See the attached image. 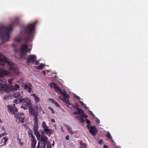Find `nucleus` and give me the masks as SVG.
Segmentation results:
<instances>
[{
    "instance_id": "5",
    "label": "nucleus",
    "mask_w": 148,
    "mask_h": 148,
    "mask_svg": "<svg viewBox=\"0 0 148 148\" xmlns=\"http://www.w3.org/2000/svg\"><path fill=\"white\" fill-rule=\"evenodd\" d=\"M8 109L11 112L12 114H14V117L16 119H18L19 121L22 123L24 122V114L22 113L18 114L16 113L18 111L17 108L15 106V105H8Z\"/></svg>"
},
{
    "instance_id": "47",
    "label": "nucleus",
    "mask_w": 148,
    "mask_h": 148,
    "mask_svg": "<svg viewBox=\"0 0 148 148\" xmlns=\"http://www.w3.org/2000/svg\"><path fill=\"white\" fill-rule=\"evenodd\" d=\"M96 122L97 123H100V121L98 119L97 121Z\"/></svg>"
},
{
    "instance_id": "34",
    "label": "nucleus",
    "mask_w": 148,
    "mask_h": 148,
    "mask_svg": "<svg viewBox=\"0 0 148 148\" xmlns=\"http://www.w3.org/2000/svg\"><path fill=\"white\" fill-rule=\"evenodd\" d=\"M79 120L81 123H84L85 121V120L84 119L83 117V118H81V119H80Z\"/></svg>"
},
{
    "instance_id": "38",
    "label": "nucleus",
    "mask_w": 148,
    "mask_h": 148,
    "mask_svg": "<svg viewBox=\"0 0 148 148\" xmlns=\"http://www.w3.org/2000/svg\"><path fill=\"white\" fill-rule=\"evenodd\" d=\"M35 64L36 65H38L39 64V62L38 61H36L35 60Z\"/></svg>"
},
{
    "instance_id": "40",
    "label": "nucleus",
    "mask_w": 148,
    "mask_h": 148,
    "mask_svg": "<svg viewBox=\"0 0 148 148\" xmlns=\"http://www.w3.org/2000/svg\"><path fill=\"white\" fill-rule=\"evenodd\" d=\"M69 135H67L66 137V139L67 140H69Z\"/></svg>"
},
{
    "instance_id": "35",
    "label": "nucleus",
    "mask_w": 148,
    "mask_h": 148,
    "mask_svg": "<svg viewBox=\"0 0 148 148\" xmlns=\"http://www.w3.org/2000/svg\"><path fill=\"white\" fill-rule=\"evenodd\" d=\"M6 134V133H3L2 134H1L0 135V138H1L2 137L4 136Z\"/></svg>"
},
{
    "instance_id": "51",
    "label": "nucleus",
    "mask_w": 148,
    "mask_h": 148,
    "mask_svg": "<svg viewBox=\"0 0 148 148\" xmlns=\"http://www.w3.org/2000/svg\"><path fill=\"white\" fill-rule=\"evenodd\" d=\"M43 113L44 114L45 113L44 112V111H43Z\"/></svg>"
},
{
    "instance_id": "13",
    "label": "nucleus",
    "mask_w": 148,
    "mask_h": 148,
    "mask_svg": "<svg viewBox=\"0 0 148 148\" xmlns=\"http://www.w3.org/2000/svg\"><path fill=\"white\" fill-rule=\"evenodd\" d=\"M87 127L89 130L90 132L92 135H95L97 131L96 127L95 126H91L90 127L89 125H87Z\"/></svg>"
},
{
    "instance_id": "37",
    "label": "nucleus",
    "mask_w": 148,
    "mask_h": 148,
    "mask_svg": "<svg viewBox=\"0 0 148 148\" xmlns=\"http://www.w3.org/2000/svg\"><path fill=\"white\" fill-rule=\"evenodd\" d=\"M83 116V117L84 118H87L88 117V116L87 115H86H86H84L83 114H83H82Z\"/></svg>"
},
{
    "instance_id": "32",
    "label": "nucleus",
    "mask_w": 148,
    "mask_h": 148,
    "mask_svg": "<svg viewBox=\"0 0 148 148\" xmlns=\"http://www.w3.org/2000/svg\"><path fill=\"white\" fill-rule=\"evenodd\" d=\"M83 117V116L82 115H80L79 116H77V118L79 119V120L81 119Z\"/></svg>"
},
{
    "instance_id": "2",
    "label": "nucleus",
    "mask_w": 148,
    "mask_h": 148,
    "mask_svg": "<svg viewBox=\"0 0 148 148\" xmlns=\"http://www.w3.org/2000/svg\"><path fill=\"white\" fill-rule=\"evenodd\" d=\"M18 19L16 18L9 26H2L0 27V36H1V42L0 45L9 40L10 38V32L12 30V26L14 25H18Z\"/></svg>"
},
{
    "instance_id": "10",
    "label": "nucleus",
    "mask_w": 148,
    "mask_h": 148,
    "mask_svg": "<svg viewBox=\"0 0 148 148\" xmlns=\"http://www.w3.org/2000/svg\"><path fill=\"white\" fill-rule=\"evenodd\" d=\"M22 93L20 92H16L14 93V97L16 98L14 101V102L17 104L20 101L19 100H21L22 98Z\"/></svg>"
},
{
    "instance_id": "26",
    "label": "nucleus",
    "mask_w": 148,
    "mask_h": 148,
    "mask_svg": "<svg viewBox=\"0 0 148 148\" xmlns=\"http://www.w3.org/2000/svg\"><path fill=\"white\" fill-rule=\"evenodd\" d=\"M3 139L5 140V141L4 142V145L6 144V142L8 141V138L4 137L3 138Z\"/></svg>"
},
{
    "instance_id": "45",
    "label": "nucleus",
    "mask_w": 148,
    "mask_h": 148,
    "mask_svg": "<svg viewBox=\"0 0 148 148\" xmlns=\"http://www.w3.org/2000/svg\"><path fill=\"white\" fill-rule=\"evenodd\" d=\"M47 148H51V146L50 145H47Z\"/></svg>"
},
{
    "instance_id": "33",
    "label": "nucleus",
    "mask_w": 148,
    "mask_h": 148,
    "mask_svg": "<svg viewBox=\"0 0 148 148\" xmlns=\"http://www.w3.org/2000/svg\"><path fill=\"white\" fill-rule=\"evenodd\" d=\"M49 110H50L51 111V112L53 114L54 113V112L53 110V109L52 108H51L50 107H49Z\"/></svg>"
},
{
    "instance_id": "11",
    "label": "nucleus",
    "mask_w": 148,
    "mask_h": 148,
    "mask_svg": "<svg viewBox=\"0 0 148 148\" xmlns=\"http://www.w3.org/2000/svg\"><path fill=\"white\" fill-rule=\"evenodd\" d=\"M38 124H34L33 126V131L34 134L36 136L38 140H39L40 138V135L38 131Z\"/></svg>"
},
{
    "instance_id": "30",
    "label": "nucleus",
    "mask_w": 148,
    "mask_h": 148,
    "mask_svg": "<svg viewBox=\"0 0 148 148\" xmlns=\"http://www.w3.org/2000/svg\"><path fill=\"white\" fill-rule=\"evenodd\" d=\"M49 100L52 103L54 104H55V103L56 102V101L54 100L52 98H50Z\"/></svg>"
},
{
    "instance_id": "36",
    "label": "nucleus",
    "mask_w": 148,
    "mask_h": 148,
    "mask_svg": "<svg viewBox=\"0 0 148 148\" xmlns=\"http://www.w3.org/2000/svg\"><path fill=\"white\" fill-rule=\"evenodd\" d=\"M55 104L56 106L58 108H59L60 107V106L56 102V103H55Z\"/></svg>"
},
{
    "instance_id": "49",
    "label": "nucleus",
    "mask_w": 148,
    "mask_h": 148,
    "mask_svg": "<svg viewBox=\"0 0 148 148\" xmlns=\"http://www.w3.org/2000/svg\"><path fill=\"white\" fill-rule=\"evenodd\" d=\"M42 73L44 75H45V71H43Z\"/></svg>"
},
{
    "instance_id": "14",
    "label": "nucleus",
    "mask_w": 148,
    "mask_h": 148,
    "mask_svg": "<svg viewBox=\"0 0 148 148\" xmlns=\"http://www.w3.org/2000/svg\"><path fill=\"white\" fill-rule=\"evenodd\" d=\"M30 114L33 116L38 115L35 109H34L32 106L28 108Z\"/></svg>"
},
{
    "instance_id": "4",
    "label": "nucleus",
    "mask_w": 148,
    "mask_h": 148,
    "mask_svg": "<svg viewBox=\"0 0 148 148\" xmlns=\"http://www.w3.org/2000/svg\"><path fill=\"white\" fill-rule=\"evenodd\" d=\"M50 87L51 88L53 87L56 90L59 91L62 95V96L59 97L60 99H61V97H62L61 99L66 103L67 104L69 105H71L69 99V95L65 91H64V92L62 91L61 88L55 83L52 82L50 83Z\"/></svg>"
},
{
    "instance_id": "12",
    "label": "nucleus",
    "mask_w": 148,
    "mask_h": 148,
    "mask_svg": "<svg viewBox=\"0 0 148 148\" xmlns=\"http://www.w3.org/2000/svg\"><path fill=\"white\" fill-rule=\"evenodd\" d=\"M36 58V57L35 55H29L27 61V64H29L31 63L32 64L34 63L35 62Z\"/></svg>"
},
{
    "instance_id": "21",
    "label": "nucleus",
    "mask_w": 148,
    "mask_h": 148,
    "mask_svg": "<svg viewBox=\"0 0 148 148\" xmlns=\"http://www.w3.org/2000/svg\"><path fill=\"white\" fill-rule=\"evenodd\" d=\"M32 96H33V97L34 98V100L35 102L36 103H38L39 101V98L35 94H33Z\"/></svg>"
},
{
    "instance_id": "43",
    "label": "nucleus",
    "mask_w": 148,
    "mask_h": 148,
    "mask_svg": "<svg viewBox=\"0 0 148 148\" xmlns=\"http://www.w3.org/2000/svg\"><path fill=\"white\" fill-rule=\"evenodd\" d=\"M89 112H90V114L92 116H94V114H93V113L91 111H89Z\"/></svg>"
},
{
    "instance_id": "8",
    "label": "nucleus",
    "mask_w": 148,
    "mask_h": 148,
    "mask_svg": "<svg viewBox=\"0 0 148 148\" xmlns=\"http://www.w3.org/2000/svg\"><path fill=\"white\" fill-rule=\"evenodd\" d=\"M28 47V46L26 44H23L22 45L20 48V56L21 58H24L26 55L27 52V49Z\"/></svg>"
},
{
    "instance_id": "27",
    "label": "nucleus",
    "mask_w": 148,
    "mask_h": 148,
    "mask_svg": "<svg viewBox=\"0 0 148 148\" xmlns=\"http://www.w3.org/2000/svg\"><path fill=\"white\" fill-rule=\"evenodd\" d=\"M106 136L107 137H108V138L110 139H112V138L111 136V134L109 132H108V133L107 134Z\"/></svg>"
},
{
    "instance_id": "41",
    "label": "nucleus",
    "mask_w": 148,
    "mask_h": 148,
    "mask_svg": "<svg viewBox=\"0 0 148 148\" xmlns=\"http://www.w3.org/2000/svg\"><path fill=\"white\" fill-rule=\"evenodd\" d=\"M40 142H38V145L36 147V148H40Z\"/></svg>"
},
{
    "instance_id": "23",
    "label": "nucleus",
    "mask_w": 148,
    "mask_h": 148,
    "mask_svg": "<svg viewBox=\"0 0 148 148\" xmlns=\"http://www.w3.org/2000/svg\"><path fill=\"white\" fill-rule=\"evenodd\" d=\"M44 66V65L43 64H41L39 66H37V69H42Z\"/></svg>"
},
{
    "instance_id": "46",
    "label": "nucleus",
    "mask_w": 148,
    "mask_h": 148,
    "mask_svg": "<svg viewBox=\"0 0 148 148\" xmlns=\"http://www.w3.org/2000/svg\"><path fill=\"white\" fill-rule=\"evenodd\" d=\"M76 97L77 99H78V100H79L80 99V98L79 97L77 96Z\"/></svg>"
},
{
    "instance_id": "7",
    "label": "nucleus",
    "mask_w": 148,
    "mask_h": 148,
    "mask_svg": "<svg viewBox=\"0 0 148 148\" xmlns=\"http://www.w3.org/2000/svg\"><path fill=\"white\" fill-rule=\"evenodd\" d=\"M19 103H22L21 107L24 110H27L32 106L30 100L26 99H22L19 100Z\"/></svg>"
},
{
    "instance_id": "25",
    "label": "nucleus",
    "mask_w": 148,
    "mask_h": 148,
    "mask_svg": "<svg viewBox=\"0 0 148 148\" xmlns=\"http://www.w3.org/2000/svg\"><path fill=\"white\" fill-rule=\"evenodd\" d=\"M67 130L69 132L72 134H73V132L71 130V127H67Z\"/></svg>"
},
{
    "instance_id": "29",
    "label": "nucleus",
    "mask_w": 148,
    "mask_h": 148,
    "mask_svg": "<svg viewBox=\"0 0 148 148\" xmlns=\"http://www.w3.org/2000/svg\"><path fill=\"white\" fill-rule=\"evenodd\" d=\"M13 79L12 78L11 79H9L8 80V83L11 84H12V80Z\"/></svg>"
},
{
    "instance_id": "31",
    "label": "nucleus",
    "mask_w": 148,
    "mask_h": 148,
    "mask_svg": "<svg viewBox=\"0 0 148 148\" xmlns=\"http://www.w3.org/2000/svg\"><path fill=\"white\" fill-rule=\"evenodd\" d=\"M86 123L88 124V125H89L91 124L90 122L88 119H86Z\"/></svg>"
},
{
    "instance_id": "22",
    "label": "nucleus",
    "mask_w": 148,
    "mask_h": 148,
    "mask_svg": "<svg viewBox=\"0 0 148 148\" xmlns=\"http://www.w3.org/2000/svg\"><path fill=\"white\" fill-rule=\"evenodd\" d=\"M34 124H38V115L34 116Z\"/></svg>"
},
{
    "instance_id": "50",
    "label": "nucleus",
    "mask_w": 148,
    "mask_h": 148,
    "mask_svg": "<svg viewBox=\"0 0 148 148\" xmlns=\"http://www.w3.org/2000/svg\"><path fill=\"white\" fill-rule=\"evenodd\" d=\"M54 142L53 141V144H52V145L53 146H54Z\"/></svg>"
},
{
    "instance_id": "44",
    "label": "nucleus",
    "mask_w": 148,
    "mask_h": 148,
    "mask_svg": "<svg viewBox=\"0 0 148 148\" xmlns=\"http://www.w3.org/2000/svg\"><path fill=\"white\" fill-rule=\"evenodd\" d=\"M31 49H29L28 50H27V52H29L31 51Z\"/></svg>"
},
{
    "instance_id": "17",
    "label": "nucleus",
    "mask_w": 148,
    "mask_h": 148,
    "mask_svg": "<svg viewBox=\"0 0 148 148\" xmlns=\"http://www.w3.org/2000/svg\"><path fill=\"white\" fill-rule=\"evenodd\" d=\"M76 109L78 110V111H76L73 113L75 115H78L80 114H83L84 113V112L82 110L79 108L78 106H76Z\"/></svg>"
},
{
    "instance_id": "15",
    "label": "nucleus",
    "mask_w": 148,
    "mask_h": 148,
    "mask_svg": "<svg viewBox=\"0 0 148 148\" xmlns=\"http://www.w3.org/2000/svg\"><path fill=\"white\" fill-rule=\"evenodd\" d=\"M32 87V85L30 83L27 84H24L23 85V87L25 89H28L27 91L29 93L31 92Z\"/></svg>"
},
{
    "instance_id": "1",
    "label": "nucleus",
    "mask_w": 148,
    "mask_h": 148,
    "mask_svg": "<svg viewBox=\"0 0 148 148\" xmlns=\"http://www.w3.org/2000/svg\"><path fill=\"white\" fill-rule=\"evenodd\" d=\"M7 63L8 66V71L5 69L0 70V77H2L3 76L7 75L13 76L14 74L19 73V70L18 68L12 62L8 60V59L2 54H0V65L2 66H5V64Z\"/></svg>"
},
{
    "instance_id": "42",
    "label": "nucleus",
    "mask_w": 148,
    "mask_h": 148,
    "mask_svg": "<svg viewBox=\"0 0 148 148\" xmlns=\"http://www.w3.org/2000/svg\"><path fill=\"white\" fill-rule=\"evenodd\" d=\"M103 148H108V147L107 145H105L103 146Z\"/></svg>"
},
{
    "instance_id": "6",
    "label": "nucleus",
    "mask_w": 148,
    "mask_h": 148,
    "mask_svg": "<svg viewBox=\"0 0 148 148\" xmlns=\"http://www.w3.org/2000/svg\"><path fill=\"white\" fill-rule=\"evenodd\" d=\"M0 82L1 81V78H0ZM19 86L18 84H15L14 86H12L10 88L8 87L5 84H2L0 82V91H4L7 93H8L10 91L12 90L16 91L19 88Z\"/></svg>"
},
{
    "instance_id": "18",
    "label": "nucleus",
    "mask_w": 148,
    "mask_h": 148,
    "mask_svg": "<svg viewBox=\"0 0 148 148\" xmlns=\"http://www.w3.org/2000/svg\"><path fill=\"white\" fill-rule=\"evenodd\" d=\"M31 148H35L36 144V141L35 138L31 140Z\"/></svg>"
},
{
    "instance_id": "48",
    "label": "nucleus",
    "mask_w": 148,
    "mask_h": 148,
    "mask_svg": "<svg viewBox=\"0 0 148 148\" xmlns=\"http://www.w3.org/2000/svg\"><path fill=\"white\" fill-rule=\"evenodd\" d=\"M51 121L52 122H55V120H54L53 119H51Z\"/></svg>"
},
{
    "instance_id": "28",
    "label": "nucleus",
    "mask_w": 148,
    "mask_h": 148,
    "mask_svg": "<svg viewBox=\"0 0 148 148\" xmlns=\"http://www.w3.org/2000/svg\"><path fill=\"white\" fill-rule=\"evenodd\" d=\"M46 143H42L40 148H45L46 144Z\"/></svg>"
},
{
    "instance_id": "20",
    "label": "nucleus",
    "mask_w": 148,
    "mask_h": 148,
    "mask_svg": "<svg viewBox=\"0 0 148 148\" xmlns=\"http://www.w3.org/2000/svg\"><path fill=\"white\" fill-rule=\"evenodd\" d=\"M28 134L29 137H31V139L35 138L34 136L33 135V132L32 130H29L28 131Z\"/></svg>"
},
{
    "instance_id": "24",
    "label": "nucleus",
    "mask_w": 148,
    "mask_h": 148,
    "mask_svg": "<svg viewBox=\"0 0 148 148\" xmlns=\"http://www.w3.org/2000/svg\"><path fill=\"white\" fill-rule=\"evenodd\" d=\"M79 102H80V104H82L83 106H84L85 108L86 109V110H88V108L87 107L85 104H84V103L81 101L79 100Z\"/></svg>"
},
{
    "instance_id": "9",
    "label": "nucleus",
    "mask_w": 148,
    "mask_h": 148,
    "mask_svg": "<svg viewBox=\"0 0 148 148\" xmlns=\"http://www.w3.org/2000/svg\"><path fill=\"white\" fill-rule=\"evenodd\" d=\"M41 126L42 127L43 129V131L46 134H49L50 136L52 132V130L48 129V126L47 125L45 122L44 121L42 123Z\"/></svg>"
},
{
    "instance_id": "16",
    "label": "nucleus",
    "mask_w": 148,
    "mask_h": 148,
    "mask_svg": "<svg viewBox=\"0 0 148 148\" xmlns=\"http://www.w3.org/2000/svg\"><path fill=\"white\" fill-rule=\"evenodd\" d=\"M40 141L42 142V143H47L48 140L47 137L44 135H40Z\"/></svg>"
},
{
    "instance_id": "39",
    "label": "nucleus",
    "mask_w": 148,
    "mask_h": 148,
    "mask_svg": "<svg viewBox=\"0 0 148 148\" xmlns=\"http://www.w3.org/2000/svg\"><path fill=\"white\" fill-rule=\"evenodd\" d=\"M103 140H100V141H99V144H101L102 142H103Z\"/></svg>"
},
{
    "instance_id": "19",
    "label": "nucleus",
    "mask_w": 148,
    "mask_h": 148,
    "mask_svg": "<svg viewBox=\"0 0 148 148\" xmlns=\"http://www.w3.org/2000/svg\"><path fill=\"white\" fill-rule=\"evenodd\" d=\"M80 147L79 148H87L86 144L83 143L82 141L79 142Z\"/></svg>"
},
{
    "instance_id": "3",
    "label": "nucleus",
    "mask_w": 148,
    "mask_h": 148,
    "mask_svg": "<svg viewBox=\"0 0 148 148\" xmlns=\"http://www.w3.org/2000/svg\"><path fill=\"white\" fill-rule=\"evenodd\" d=\"M36 23V22H34L27 25L25 30V36L24 38H23L22 37L16 38L15 39V40L19 42L22 40H23L25 42H28L30 38L34 35L35 26Z\"/></svg>"
}]
</instances>
